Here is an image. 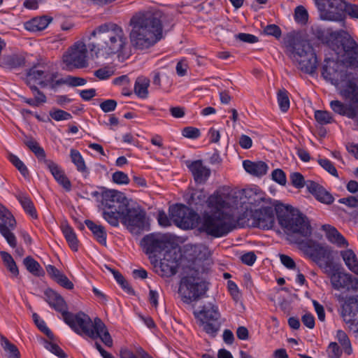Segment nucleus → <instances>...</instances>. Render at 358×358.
Instances as JSON below:
<instances>
[{"label":"nucleus","mask_w":358,"mask_h":358,"mask_svg":"<svg viewBox=\"0 0 358 358\" xmlns=\"http://www.w3.org/2000/svg\"><path fill=\"white\" fill-rule=\"evenodd\" d=\"M85 224L92 233L95 240L101 245L106 246L107 233L105 228L100 224H97L90 220H85Z\"/></svg>","instance_id":"nucleus-34"},{"label":"nucleus","mask_w":358,"mask_h":358,"mask_svg":"<svg viewBox=\"0 0 358 358\" xmlns=\"http://www.w3.org/2000/svg\"><path fill=\"white\" fill-rule=\"evenodd\" d=\"M170 242L167 237L161 233H150L141 241V245L146 255L157 256L165 251Z\"/></svg>","instance_id":"nucleus-17"},{"label":"nucleus","mask_w":358,"mask_h":358,"mask_svg":"<svg viewBox=\"0 0 358 358\" xmlns=\"http://www.w3.org/2000/svg\"><path fill=\"white\" fill-rule=\"evenodd\" d=\"M24 143L34 153L38 161L45 165L57 182L66 192H70L72 187L70 180L66 176L64 170L56 162L46 158L45 152L38 143L33 139H30L25 141Z\"/></svg>","instance_id":"nucleus-8"},{"label":"nucleus","mask_w":358,"mask_h":358,"mask_svg":"<svg viewBox=\"0 0 358 358\" xmlns=\"http://www.w3.org/2000/svg\"><path fill=\"white\" fill-rule=\"evenodd\" d=\"M253 225L261 229H269L274 223L273 209L271 206H264L251 212Z\"/></svg>","instance_id":"nucleus-20"},{"label":"nucleus","mask_w":358,"mask_h":358,"mask_svg":"<svg viewBox=\"0 0 358 358\" xmlns=\"http://www.w3.org/2000/svg\"><path fill=\"white\" fill-rule=\"evenodd\" d=\"M196 317L199 319L203 331L212 337L216 336L220 328L218 307L210 303L205 304Z\"/></svg>","instance_id":"nucleus-15"},{"label":"nucleus","mask_w":358,"mask_h":358,"mask_svg":"<svg viewBox=\"0 0 358 358\" xmlns=\"http://www.w3.org/2000/svg\"><path fill=\"white\" fill-rule=\"evenodd\" d=\"M341 316L350 331L358 336V294L346 296L341 304Z\"/></svg>","instance_id":"nucleus-14"},{"label":"nucleus","mask_w":358,"mask_h":358,"mask_svg":"<svg viewBox=\"0 0 358 358\" xmlns=\"http://www.w3.org/2000/svg\"><path fill=\"white\" fill-rule=\"evenodd\" d=\"M326 232L327 240L339 248L347 247L348 242L345 238L335 228L329 224L322 226Z\"/></svg>","instance_id":"nucleus-30"},{"label":"nucleus","mask_w":358,"mask_h":358,"mask_svg":"<svg viewBox=\"0 0 358 358\" xmlns=\"http://www.w3.org/2000/svg\"><path fill=\"white\" fill-rule=\"evenodd\" d=\"M11 230L13 229L8 225L0 224V234L6 239L10 247L15 248L17 246V238Z\"/></svg>","instance_id":"nucleus-48"},{"label":"nucleus","mask_w":358,"mask_h":358,"mask_svg":"<svg viewBox=\"0 0 358 358\" xmlns=\"http://www.w3.org/2000/svg\"><path fill=\"white\" fill-rule=\"evenodd\" d=\"M70 157L71 162L76 167V170L82 174L83 178H87L90 176V170L85 164L83 157L81 153L76 149H71Z\"/></svg>","instance_id":"nucleus-35"},{"label":"nucleus","mask_w":358,"mask_h":358,"mask_svg":"<svg viewBox=\"0 0 358 358\" xmlns=\"http://www.w3.org/2000/svg\"><path fill=\"white\" fill-rule=\"evenodd\" d=\"M64 322L78 335H85L88 337L93 336L94 321L92 322L89 315L80 311L77 313H65L62 318Z\"/></svg>","instance_id":"nucleus-13"},{"label":"nucleus","mask_w":358,"mask_h":358,"mask_svg":"<svg viewBox=\"0 0 358 358\" xmlns=\"http://www.w3.org/2000/svg\"><path fill=\"white\" fill-rule=\"evenodd\" d=\"M318 164L329 174L333 176L338 177V171L333 162L327 158H320L317 160Z\"/></svg>","instance_id":"nucleus-56"},{"label":"nucleus","mask_w":358,"mask_h":358,"mask_svg":"<svg viewBox=\"0 0 358 358\" xmlns=\"http://www.w3.org/2000/svg\"><path fill=\"white\" fill-rule=\"evenodd\" d=\"M343 0H315L321 19L329 20L327 16L336 12V7Z\"/></svg>","instance_id":"nucleus-31"},{"label":"nucleus","mask_w":358,"mask_h":358,"mask_svg":"<svg viewBox=\"0 0 358 358\" xmlns=\"http://www.w3.org/2000/svg\"><path fill=\"white\" fill-rule=\"evenodd\" d=\"M329 358H340L342 355V350L336 342H331L327 348Z\"/></svg>","instance_id":"nucleus-64"},{"label":"nucleus","mask_w":358,"mask_h":358,"mask_svg":"<svg viewBox=\"0 0 358 358\" xmlns=\"http://www.w3.org/2000/svg\"><path fill=\"white\" fill-rule=\"evenodd\" d=\"M39 64H34L26 71L25 83L28 87L39 85V83L43 79L45 71L38 69Z\"/></svg>","instance_id":"nucleus-36"},{"label":"nucleus","mask_w":358,"mask_h":358,"mask_svg":"<svg viewBox=\"0 0 358 358\" xmlns=\"http://www.w3.org/2000/svg\"><path fill=\"white\" fill-rule=\"evenodd\" d=\"M0 256L5 266L7 268L9 272L14 277H17L19 275V269L11 255L8 252L1 251Z\"/></svg>","instance_id":"nucleus-45"},{"label":"nucleus","mask_w":358,"mask_h":358,"mask_svg":"<svg viewBox=\"0 0 358 358\" xmlns=\"http://www.w3.org/2000/svg\"><path fill=\"white\" fill-rule=\"evenodd\" d=\"M306 245L308 249V255L317 264L329 259L331 252L327 248L317 243H314L312 245L306 243Z\"/></svg>","instance_id":"nucleus-27"},{"label":"nucleus","mask_w":358,"mask_h":358,"mask_svg":"<svg viewBox=\"0 0 358 358\" xmlns=\"http://www.w3.org/2000/svg\"><path fill=\"white\" fill-rule=\"evenodd\" d=\"M94 335L90 336V338L96 339L100 338L101 342L107 347L111 348L113 345V338L109 334L106 324L103 321L96 317L94 319V329L93 330Z\"/></svg>","instance_id":"nucleus-26"},{"label":"nucleus","mask_w":358,"mask_h":358,"mask_svg":"<svg viewBox=\"0 0 358 358\" xmlns=\"http://www.w3.org/2000/svg\"><path fill=\"white\" fill-rule=\"evenodd\" d=\"M29 88L33 94L34 99L39 106L47 102L45 94L36 85H31Z\"/></svg>","instance_id":"nucleus-59"},{"label":"nucleus","mask_w":358,"mask_h":358,"mask_svg":"<svg viewBox=\"0 0 358 358\" xmlns=\"http://www.w3.org/2000/svg\"><path fill=\"white\" fill-rule=\"evenodd\" d=\"M45 348L59 358H66L67 355L64 351L56 343L51 341H45Z\"/></svg>","instance_id":"nucleus-55"},{"label":"nucleus","mask_w":358,"mask_h":358,"mask_svg":"<svg viewBox=\"0 0 358 358\" xmlns=\"http://www.w3.org/2000/svg\"><path fill=\"white\" fill-rule=\"evenodd\" d=\"M8 159L24 178L29 177V171L28 168L17 155L14 154H10L8 156Z\"/></svg>","instance_id":"nucleus-50"},{"label":"nucleus","mask_w":358,"mask_h":358,"mask_svg":"<svg viewBox=\"0 0 358 358\" xmlns=\"http://www.w3.org/2000/svg\"><path fill=\"white\" fill-rule=\"evenodd\" d=\"M46 301L49 306L57 312L62 314V318L65 313H68V306L64 298L52 289H48L44 293Z\"/></svg>","instance_id":"nucleus-25"},{"label":"nucleus","mask_w":358,"mask_h":358,"mask_svg":"<svg viewBox=\"0 0 358 358\" xmlns=\"http://www.w3.org/2000/svg\"><path fill=\"white\" fill-rule=\"evenodd\" d=\"M112 180L117 185H128L130 181L128 175L120 171H117L112 174Z\"/></svg>","instance_id":"nucleus-60"},{"label":"nucleus","mask_w":358,"mask_h":358,"mask_svg":"<svg viewBox=\"0 0 358 358\" xmlns=\"http://www.w3.org/2000/svg\"><path fill=\"white\" fill-rule=\"evenodd\" d=\"M61 229L70 248L73 251L77 252L79 248V241L73 229L69 224H62Z\"/></svg>","instance_id":"nucleus-37"},{"label":"nucleus","mask_w":358,"mask_h":358,"mask_svg":"<svg viewBox=\"0 0 358 358\" xmlns=\"http://www.w3.org/2000/svg\"><path fill=\"white\" fill-rule=\"evenodd\" d=\"M23 264L27 270L34 275L39 277L44 274L42 267L33 257L30 256L25 257Z\"/></svg>","instance_id":"nucleus-44"},{"label":"nucleus","mask_w":358,"mask_h":358,"mask_svg":"<svg viewBox=\"0 0 358 358\" xmlns=\"http://www.w3.org/2000/svg\"><path fill=\"white\" fill-rule=\"evenodd\" d=\"M91 36L96 38L98 45L104 48L107 54H115L122 50L127 43L123 29L114 23H105L92 31Z\"/></svg>","instance_id":"nucleus-6"},{"label":"nucleus","mask_w":358,"mask_h":358,"mask_svg":"<svg viewBox=\"0 0 358 358\" xmlns=\"http://www.w3.org/2000/svg\"><path fill=\"white\" fill-rule=\"evenodd\" d=\"M315 119L321 125H326L334 122L331 113L327 110H317L315 112Z\"/></svg>","instance_id":"nucleus-52"},{"label":"nucleus","mask_w":358,"mask_h":358,"mask_svg":"<svg viewBox=\"0 0 358 358\" xmlns=\"http://www.w3.org/2000/svg\"><path fill=\"white\" fill-rule=\"evenodd\" d=\"M338 31H329V30L321 27H317L315 29H313V35L323 43L328 44L331 49V45L334 42V38L333 37V35Z\"/></svg>","instance_id":"nucleus-43"},{"label":"nucleus","mask_w":358,"mask_h":358,"mask_svg":"<svg viewBox=\"0 0 358 358\" xmlns=\"http://www.w3.org/2000/svg\"><path fill=\"white\" fill-rule=\"evenodd\" d=\"M120 217L122 218V223L133 234H140L150 229L146 211L140 206L130 207L128 205Z\"/></svg>","instance_id":"nucleus-11"},{"label":"nucleus","mask_w":358,"mask_h":358,"mask_svg":"<svg viewBox=\"0 0 358 358\" xmlns=\"http://www.w3.org/2000/svg\"><path fill=\"white\" fill-rule=\"evenodd\" d=\"M291 185L296 189L307 187L308 180H305L303 176L299 172H292L289 175Z\"/></svg>","instance_id":"nucleus-54"},{"label":"nucleus","mask_w":358,"mask_h":358,"mask_svg":"<svg viewBox=\"0 0 358 358\" xmlns=\"http://www.w3.org/2000/svg\"><path fill=\"white\" fill-rule=\"evenodd\" d=\"M57 71H45L43 79L39 83L41 88H47L54 92L64 85V78H59Z\"/></svg>","instance_id":"nucleus-28"},{"label":"nucleus","mask_w":358,"mask_h":358,"mask_svg":"<svg viewBox=\"0 0 358 358\" xmlns=\"http://www.w3.org/2000/svg\"><path fill=\"white\" fill-rule=\"evenodd\" d=\"M63 62L69 71L87 67L88 61L86 45L82 41L76 42L63 55Z\"/></svg>","instance_id":"nucleus-16"},{"label":"nucleus","mask_w":358,"mask_h":358,"mask_svg":"<svg viewBox=\"0 0 358 358\" xmlns=\"http://www.w3.org/2000/svg\"><path fill=\"white\" fill-rule=\"evenodd\" d=\"M52 21L47 16L35 17L25 23V29L28 31L36 32L45 29Z\"/></svg>","instance_id":"nucleus-39"},{"label":"nucleus","mask_w":358,"mask_h":358,"mask_svg":"<svg viewBox=\"0 0 358 358\" xmlns=\"http://www.w3.org/2000/svg\"><path fill=\"white\" fill-rule=\"evenodd\" d=\"M15 198L20 203L27 215L30 216L32 219H38V215L36 209L33 201L27 194L20 192L15 194Z\"/></svg>","instance_id":"nucleus-33"},{"label":"nucleus","mask_w":358,"mask_h":358,"mask_svg":"<svg viewBox=\"0 0 358 358\" xmlns=\"http://www.w3.org/2000/svg\"><path fill=\"white\" fill-rule=\"evenodd\" d=\"M185 164L196 184L204 185L208 181L211 175V170L201 159L187 160Z\"/></svg>","instance_id":"nucleus-19"},{"label":"nucleus","mask_w":358,"mask_h":358,"mask_svg":"<svg viewBox=\"0 0 358 358\" xmlns=\"http://www.w3.org/2000/svg\"><path fill=\"white\" fill-rule=\"evenodd\" d=\"M0 224H6L8 225L12 229H14L16 226V220L11 213V212L3 204L0 203Z\"/></svg>","instance_id":"nucleus-46"},{"label":"nucleus","mask_w":358,"mask_h":358,"mask_svg":"<svg viewBox=\"0 0 358 358\" xmlns=\"http://www.w3.org/2000/svg\"><path fill=\"white\" fill-rule=\"evenodd\" d=\"M229 215L225 212L217 215L204 212L198 220L197 230L214 238L226 236L236 228L235 224L225 220Z\"/></svg>","instance_id":"nucleus-7"},{"label":"nucleus","mask_w":358,"mask_h":358,"mask_svg":"<svg viewBox=\"0 0 358 358\" xmlns=\"http://www.w3.org/2000/svg\"><path fill=\"white\" fill-rule=\"evenodd\" d=\"M26 59L22 55H11L3 59V66L10 70L17 69L25 66Z\"/></svg>","instance_id":"nucleus-42"},{"label":"nucleus","mask_w":358,"mask_h":358,"mask_svg":"<svg viewBox=\"0 0 358 358\" xmlns=\"http://www.w3.org/2000/svg\"><path fill=\"white\" fill-rule=\"evenodd\" d=\"M295 60L299 69L308 74H313L317 68L318 61L312 45L307 41H299L292 47Z\"/></svg>","instance_id":"nucleus-9"},{"label":"nucleus","mask_w":358,"mask_h":358,"mask_svg":"<svg viewBox=\"0 0 358 358\" xmlns=\"http://www.w3.org/2000/svg\"><path fill=\"white\" fill-rule=\"evenodd\" d=\"M90 195L99 203L103 218L111 226H119V218L129 204L125 194L118 190L100 187V191H93Z\"/></svg>","instance_id":"nucleus-3"},{"label":"nucleus","mask_w":358,"mask_h":358,"mask_svg":"<svg viewBox=\"0 0 358 358\" xmlns=\"http://www.w3.org/2000/svg\"><path fill=\"white\" fill-rule=\"evenodd\" d=\"M86 83L87 80L83 78L73 76L71 75L64 78V85H67L70 87H75L78 86H83Z\"/></svg>","instance_id":"nucleus-57"},{"label":"nucleus","mask_w":358,"mask_h":358,"mask_svg":"<svg viewBox=\"0 0 358 358\" xmlns=\"http://www.w3.org/2000/svg\"><path fill=\"white\" fill-rule=\"evenodd\" d=\"M264 34L267 36H271L278 39L281 37V29L275 24L266 25L264 29Z\"/></svg>","instance_id":"nucleus-61"},{"label":"nucleus","mask_w":358,"mask_h":358,"mask_svg":"<svg viewBox=\"0 0 358 358\" xmlns=\"http://www.w3.org/2000/svg\"><path fill=\"white\" fill-rule=\"evenodd\" d=\"M171 257V254L166 252L164 258L160 262V269L162 275L164 277H171L176 274L178 268V261L177 257Z\"/></svg>","instance_id":"nucleus-29"},{"label":"nucleus","mask_w":358,"mask_h":358,"mask_svg":"<svg viewBox=\"0 0 358 358\" xmlns=\"http://www.w3.org/2000/svg\"><path fill=\"white\" fill-rule=\"evenodd\" d=\"M277 101L280 110L286 113L290 106L288 91L284 88L279 90L277 92Z\"/></svg>","instance_id":"nucleus-49"},{"label":"nucleus","mask_w":358,"mask_h":358,"mask_svg":"<svg viewBox=\"0 0 358 358\" xmlns=\"http://www.w3.org/2000/svg\"><path fill=\"white\" fill-rule=\"evenodd\" d=\"M50 116L55 121L68 120L72 118L71 113L62 109H55L50 111Z\"/></svg>","instance_id":"nucleus-58"},{"label":"nucleus","mask_w":358,"mask_h":358,"mask_svg":"<svg viewBox=\"0 0 358 358\" xmlns=\"http://www.w3.org/2000/svg\"><path fill=\"white\" fill-rule=\"evenodd\" d=\"M331 50L343 66L358 70V43L346 31L334 34Z\"/></svg>","instance_id":"nucleus-4"},{"label":"nucleus","mask_w":358,"mask_h":358,"mask_svg":"<svg viewBox=\"0 0 358 358\" xmlns=\"http://www.w3.org/2000/svg\"><path fill=\"white\" fill-rule=\"evenodd\" d=\"M172 221L180 229L188 230L196 228L200 215L185 204L177 203L169 208Z\"/></svg>","instance_id":"nucleus-12"},{"label":"nucleus","mask_w":358,"mask_h":358,"mask_svg":"<svg viewBox=\"0 0 358 358\" xmlns=\"http://www.w3.org/2000/svg\"><path fill=\"white\" fill-rule=\"evenodd\" d=\"M294 18L295 22L301 25H305L308 20V13L303 6H298L294 10Z\"/></svg>","instance_id":"nucleus-53"},{"label":"nucleus","mask_w":358,"mask_h":358,"mask_svg":"<svg viewBox=\"0 0 358 358\" xmlns=\"http://www.w3.org/2000/svg\"><path fill=\"white\" fill-rule=\"evenodd\" d=\"M340 62L326 58L322 68V76L340 90L345 103L338 100L330 102L331 109L336 113L353 119L358 115V84L352 73L345 69Z\"/></svg>","instance_id":"nucleus-1"},{"label":"nucleus","mask_w":358,"mask_h":358,"mask_svg":"<svg viewBox=\"0 0 358 358\" xmlns=\"http://www.w3.org/2000/svg\"><path fill=\"white\" fill-rule=\"evenodd\" d=\"M206 290V282L199 278L196 271L181 279L179 293L182 301L187 304L199 299Z\"/></svg>","instance_id":"nucleus-10"},{"label":"nucleus","mask_w":358,"mask_h":358,"mask_svg":"<svg viewBox=\"0 0 358 358\" xmlns=\"http://www.w3.org/2000/svg\"><path fill=\"white\" fill-rule=\"evenodd\" d=\"M1 345L7 353L8 358H20V353L17 346L10 343L6 337H1Z\"/></svg>","instance_id":"nucleus-47"},{"label":"nucleus","mask_w":358,"mask_h":358,"mask_svg":"<svg viewBox=\"0 0 358 358\" xmlns=\"http://www.w3.org/2000/svg\"><path fill=\"white\" fill-rule=\"evenodd\" d=\"M330 281L332 287L336 290L346 289L352 288L353 278L346 273L339 271H334L330 275Z\"/></svg>","instance_id":"nucleus-24"},{"label":"nucleus","mask_w":358,"mask_h":358,"mask_svg":"<svg viewBox=\"0 0 358 358\" xmlns=\"http://www.w3.org/2000/svg\"><path fill=\"white\" fill-rule=\"evenodd\" d=\"M341 256L348 268L355 274H358V259L355 252L348 249L341 252Z\"/></svg>","instance_id":"nucleus-41"},{"label":"nucleus","mask_w":358,"mask_h":358,"mask_svg":"<svg viewBox=\"0 0 358 358\" xmlns=\"http://www.w3.org/2000/svg\"><path fill=\"white\" fill-rule=\"evenodd\" d=\"M336 12L329 15V21L343 22L346 16L354 20H358V5L345 0L340 1L336 7Z\"/></svg>","instance_id":"nucleus-18"},{"label":"nucleus","mask_w":358,"mask_h":358,"mask_svg":"<svg viewBox=\"0 0 358 358\" xmlns=\"http://www.w3.org/2000/svg\"><path fill=\"white\" fill-rule=\"evenodd\" d=\"M33 320L38 327V329L43 332L48 338L50 340L54 339V334L52 332V331L48 327L45 322L39 317V315L36 313H34L33 315Z\"/></svg>","instance_id":"nucleus-51"},{"label":"nucleus","mask_w":358,"mask_h":358,"mask_svg":"<svg viewBox=\"0 0 358 358\" xmlns=\"http://www.w3.org/2000/svg\"><path fill=\"white\" fill-rule=\"evenodd\" d=\"M271 178L273 181L282 186H285L287 183L286 174L280 169H276L272 171Z\"/></svg>","instance_id":"nucleus-62"},{"label":"nucleus","mask_w":358,"mask_h":358,"mask_svg":"<svg viewBox=\"0 0 358 358\" xmlns=\"http://www.w3.org/2000/svg\"><path fill=\"white\" fill-rule=\"evenodd\" d=\"M243 194L247 199L245 202L254 206H259L264 199L262 191L257 187L244 189Z\"/></svg>","instance_id":"nucleus-38"},{"label":"nucleus","mask_w":358,"mask_h":358,"mask_svg":"<svg viewBox=\"0 0 358 358\" xmlns=\"http://www.w3.org/2000/svg\"><path fill=\"white\" fill-rule=\"evenodd\" d=\"M150 80L145 77H138L134 83V93L136 95L142 99H145L148 97V87L150 86Z\"/></svg>","instance_id":"nucleus-40"},{"label":"nucleus","mask_w":358,"mask_h":358,"mask_svg":"<svg viewBox=\"0 0 358 358\" xmlns=\"http://www.w3.org/2000/svg\"><path fill=\"white\" fill-rule=\"evenodd\" d=\"M182 135L189 139H196L201 136V131L198 128L186 127L182 129Z\"/></svg>","instance_id":"nucleus-63"},{"label":"nucleus","mask_w":358,"mask_h":358,"mask_svg":"<svg viewBox=\"0 0 358 358\" xmlns=\"http://www.w3.org/2000/svg\"><path fill=\"white\" fill-rule=\"evenodd\" d=\"M243 166L246 172L257 177L266 175L268 169L267 164L262 161L252 162L248 159L244 160L243 162Z\"/></svg>","instance_id":"nucleus-32"},{"label":"nucleus","mask_w":358,"mask_h":358,"mask_svg":"<svg viewBox=\"0 0 358 358\" xmlns=\"http://www.w3.org/2000/svg\"><path fill=\"white\" fill-rule=\"evenodd\" d=\"M228 194L220 190H215L212 194L207 196L206 206L213 213L220 214L224 209L229 208Z\"/></svg>","instance_id":"nucleus-21"},{"label":"nucleus","mask_w":358,"mask_h":358,"mask_svg":"<svg viewBox=\"0 0 358 358\" xmlns=\"http://www.w3.org/2000/svg\"><path fill=\"white\" fill-rule=\"evenodd\" d=\"M307 190L319 202L330 205L334 203V197L323 186L319 183L308 180Z\"/></svg>","instance_id":"nucleus-22"},{"label":"nucleus","mask_w":358,"mask_h":358,"mask_svg":"<svg viewBox=\"0 0 358 358\" xmlns=\"http://www.w3.org/2000/svg\"><path fill=\"white\" fill-rule=\"evenodd\" d=\"M131 25L130 40L136 49L147 50L162 38V20L153 14L134 16L131 20Z\"/></svg>","instance_id":"nucleus-2"},{"label":"nucleus","mask_w":358,"mask_h":358,"mask_svg":"<svg viewBox=\"0 0 358 358\" xmlns=\"http://www.w3.org/2000/svg\"><path fill=\"white\" fill-rule=\"evenodd\" d=\"M278 222L287 231L308 238L312 234V227L306 216L292 206H278Z\"/></svg>","instance_id":"nucleus-5"},{"label":"nucleus","mask_w":358,"mask_h":358,"mask_svg":"<svg viewBox=\"0 0 358 358\" xmlns=\"http://www.w3.org/2000/svg\"><path fill=\"white\" fill-rule=\"evenodd\" d=\"M184 199L191 208L199 210L206 205L207 195L203 189L192 188L185 193Z\"/></svg>","instance_id":"nucleus-23"}]
</instances>
